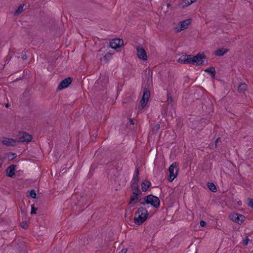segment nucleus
Here are the masks:
<instances>
[{
  "label": "nucleus",
  "mask_w": 253,
  "mask_h": 253,
  "mask_svg": "<svg viewBox=\"0 0 253 253\" xmlns=\"http://www.w3.org/2000/svg\"><path fill=\"white\" fill-rule=\"evenodd\" d=\"M148 216L149 213L146 209L142 207H139L135 212L133 217L134 223L137 225H141L146 221Z\"/></svg>",
  "instance_id": "obj_1"
},
{
  "label": "nucleus",
  "mask_w": 253,
  "mask_h": 253,
  "mask_svg": "<svg viewBox=\"0 0 253 253\" xmlns=\"http://www.w3.org/2000/svg\"><path fill=\"white\" fill-rule=\"evenodd\" d=\"M143 201H141V205L150 204L155 208L160 206V201L159 199L155 196L150 195L143 198Z\"/></svg>",
  "instance_id": "obj_2"
},
{
  "label": "nucleus",
  "mask_w": 253,
  "mask_h": 253,
  "mask_svg": "<svg viewBox=\"0 0 253 253\" xmlns=\"http://www.w3.org/2000/svg\"><path fill=\"white\" fill-rule=\"evenodd\" d=\"M206 56L204 53H198L196 55H190V64L200 66L203 64Z\"/></svg>",
  "instance_id": "obj_3"
},
{
  "label": "nucleus",
  "mask_w": 253,
  "mask_h": 253,
  "mask_svg": "<svg viewBox=\"0 0 253 253\" xmlns=\"http://www.w3.org/2000/svg\"><path fill=\"white\" fill-rule=\"evenodd\" d=\"M139 172L138 168L135 169L134 173L131 181V189L137 192H140L138 183L139 182Z\"/></svg>",
  "instance_id": "obj_4"
},
{
  "label": "nucleus",
  "mask_w": 253,
  "mask_h": 253,
  "mask_svg": "<svg viewBox=\"0 0 253 253\" xmlns=\"http://www.w3.org/2000/svg\"><path fill=\"white\" fill-rule=\"evenodd\" d=\"M150 91L147 88L143 90V96L140 101V105L138 107L139 110L143 109L147 105L150 97Z\"/></svg>",
  "instance_id": "obj_5"
},
{
  "label": "nucleus",
  "mask_w": 253,
  "mask_h": 253,
  "mask_svg": "<svg viewBox=\"0 0 253 253\" xmlns=\"http://www.w3.org/2000/svg\"><path fill=\"white\" fill-rule=\"evenodd\" d=\"M191 24V19H188L180 22L174 28V31L176 33H179L187 29L189 25Z\"/></svg>",
  "instance_id": "obj_6"
},
{
  "label": "nucleus",
  "mask_w": 253,
  "mask_h": 253,
  "mask_svg": "<svg viewBox=\"0 0 253 253\" xmlns=\"http://www.w3.org/2000/svg\"><path fill=\"white\" fill-rule=\"evenodd\" d=\"M178 168L177 167L176 163H172L169 167V180L170 182L172 181L177 175Z\"/></svg>",
  "instance_id": "obj_7"
},
{
  "label": "nucleus",
  "mask_w": 253,
  "mask_h": 253,
  "mask_svg": "<svg viewBox=\"0 0 253 253\" xmlns=\"http://www.w3.org/2000/svg\"><path fill=\"white\" fill-rule=\"evenodd\" d=\"M17 137V142H29L32 139V136L30 134L24 132H20Z\"/></svg>",
  "instance_id": "obj_8"
},
{
  "label": "nucleus",
  "mask_w": 253,
  "mask_h": 253,
  "mask_svg": "<svg viewBox=\"0 0 253 253\" xmlns=\"http://www.w3.org/2000/svg\"><path fill=\"white\" fill-rule=\"evenodd\" d=\"M141 194V191L140 192H137L135 191H132V193L130 196V200L128 202V204L130 205V208L134 207L135 205L139 202L138 196Z\"/></svg>",
  "instance_id": "obj_9"
},
{
  "label": "nucleus",
  "mask_w": 253,
  "mask_h": 253,
  "mask_svg": "<svg viewBox=\"0 0 253 253\" xmlns=\"http://www.w3.org/2000/svg\"><path fill=\"white\" fill-rule=\"evenodd\" d=\"M137 57L143 60H147V55L145 49L140 46L136 47Z\"/></svg>",
  "instance_id": "obj_10"
},
{
  "label": "nucleus",
  "mask_w": 253,
  "mask_h": 253,
  "mask_svg": "<svg viewBox=\"0 0 253 253\" xmlns=\"http://www.w3.org/2000/svg\"><path fill=\"white\" fill-rule=\"evenodd\" d=\"M231 220L238 224H241L244 220V216L237 213H232L230 215Z\"/></svg>",
  "instance_id": "obj_11"
},
{
  "label": "nucleus",
  "mask_w": 253,
  "mask_h": 253,
  "mask_svg": "<svg viewBox=\"0 0 253 253\" xmlns=\"http://www.w3.org/2000/svg\"><path fill=\"white\" fill-rule=\"evenodd\" d=\"M124 43L122 40L120 39H115L112 40L110 42V45L112 48L117 49L120 47Z\"/></svg>",
  "instance_id": "obj_12"
},
{
  "label": "nucleus",
  "mask_w": 253,
  "mask_h": 253,
  "mask_svg": "<svg viewBox=\"0 0 253 253\" xmlns=\"http://www.w3.org/2000/svg\"><path fill=\"white\" fill-rule=\"evenodd\" d=\"M72 79L71 78H67L63 81H62L58 85V89H62L63 88H65L66 87H67L72 82Z\"/></svg>",
  "instance_id": "obj_13"
},
{
  "label": "nucleus",
  "mask_w": 253,
  "mask_h": 253,
  "mask_svg": "<svg viewBox=\"0 0 253 253\" xmlns=\"http://www.w3.org/2000/svg\"><path fill=\"white\" fill-rule=\"evenodd\" d=\"M190 55H184L181 56L177 60L181 64H190Z\"/></svg>",
  "instance_id": "obj_14"
},
{
  "label": "nucleus",
  "mask_w": 253,
  "mask_h": 253,
  "mask_svg": "<svg viewBox=\"0 0 253 253\" xmlns=\"http://www.w3.org/2000/svg\"><path fill=\"white\" fill-rule=\"evenodd\" d=\"M2 143L7 146H15L17 142V140L12 138L4 137L2 139Z\"/></svg>",
  "instance_id": "obj_15"
},
{
  "label": "nucleus",
  "mask_w": 253,
  "mask_h": 253,
  "mask_svg": "<svg viewBox=\"0 0 253 253\" xmlns=\"http://www.w3.org/2000/svg\"><path fill=\"white\" fill-rule=\"evenodd\" d=\"M151 185V183L150 181L146 180H143L142 185H141L142 190L143 192H146L148 189V188L150 187Z\"/></svg>",
  "instance_id": "obj_16"
},
{
  "label": "nucleus",
  "mask_w": 253,
  "mask_h": 253,
  "mask_svg": "<svg viewBox=\"0 0 253 253\" xmlns=\"http://www.w3.org/2000/svg\"><path fill=\"white\" fill-rule=\"evenodd\" d=\"M15 166L14 165H10L7 169V175L12 177L15 174Z\"/></svg>",
  "instance_id": "obj_17"
},
{
  "label": "nucleus",
  "mask_w": 253,
  "mask_h": 253,
  "mask_svg": "<svg viewBox=\"0 0 253 253\" xmlns=\"http://www.w3.org/2000/svg\"><path fill=\"white\" fill-rule=\"evenodd\" d=\"M228 49L226 48H219L215 51L214 54L218 56H223L228 52Z\"/></svg>",
  "instance_id": "obj_18"
},
{
  "label": "nucleus",
  "mask_w": 253,
  "mask_h": 253,
  "mask_svg": "<svg viewBox=\"0 0 253 253\" xmlns=\"http://www.w3.org/2000/svg\"><path fill=\"white\" fill-rule=\"evenodd\" d=\"M197 0H182L181 6L182 8L186 7L196 1Z\"/></svg>",
  "instance_id": "obj_19"
},
{
  "label": "nucleus",
  "mask_w": 253,
  "mask_h": 253,
  "mask_svg": "<svg viewBox=\"0 0 253 253\" xmlns=\"http://www.w3.org/2000/svg\"><path fill=\"white\" fill-rule=\"evenodd\" d=\"M247 89V85L245 83H242L239 84L238 86V91L241 93L244 92Z\"/></svg>",
  "instance_id": "obj_20"
},
{
  "label": "nucleus",
  "mask_w": 253,
  "mask_h": 253,
  "mask_svg": "<svg viewBox=\"0 0 253 253\" xmlns=\"http://www.w3.org/2000/svg\"><path fill=\"white\" fill-rule=\"evenodd\" d=\"M206 72L210 73L212 77H214L215 75V70L213 67H210L205 69Z\"/></svg>",
  "instance_id": "obj_21"
},
{
  "label": "nucleus",
  "mask_w": 253,
  "mask_h": 253,
  "mask_svg": "<svg viewBox=\"0 0 253 253\" xmlns=\"http://www.w3.org/2000/svg\"><path fill=\"white\" fill-rule=\"evenodd\" d=\"M23 5H20L15 11L14 15H18L20 14L23 11Z\"/></svg>",
  "instance_id": "obj_22"
},
{
  "label": "nucleus",
  "mask_w": 253,
  "mask_h": 253,
  "mask_svg": "<svg viewBox=\"0 0 253 253\" xmlns=\"http://www.w3.org/2000/svg\"><path fill=\"white\" fill-rule=\"evenodd\" d=\"M209 188L212 192H215L216 191V188L214 184L212 183H209L208 184Z\"/></svg>",
  "instance_id": "obj_23"
},
{
  "label": "nucleus",
  "mask_w": 253,
  "mask_h": 253,
  "mask_svg": "<svg viewBox=\"0 0 253 253\" xmlns=\"http://www.w3.org/2000/svg\"><path fill=\"white\" fill-rule=\"evenodd\" d=\"M167 97H168V99H167V103L168 104H170L172 102V97H171V95L170 93L169 92H168Z\"/></svg>",
  "instance_id": "obj_24"
},
{
  "label": "nucleus",
  "mask_w": 253,
  "mask_h": 253,
  "mask_svg": "<svg viewBox=\"0 0 253 253\" xmlns=\"http://www.w3.org/2000/svg\"><path fill=\"white\" fill-rule=\"evenodd\" d=\"M249 239L248 237H246L243 240H242V245L243 246H246L248 245L249 243Z\"/></svg>",
  "instance_id": "obj_25"
},
{
  "label": "nucleus",
  "mask_w": 253,
  "mask_h": 253,
  "mask_svg": "<svg viewBox=\"0 0 253 253\" xmlns=\"http://www.w3.org/2000/svg\"><path fill=\"white\" fill-rule=\"evenodd\" d=\"M36 193L34 190H32L30 192V196L32 198H35L36 197Z\"/></svg>",
  "instance_id": "obj_26"
},
{
  "label": "nucleus",
  "mask_w": 253,
  "mask_h": 253,
  "mask_svg": "<svg viewBox=\"0 0 253 253\" xmlns=\"http://www.w3.org/2000/svg\"><path fill=\"white\" fill-rule=\"evenodd\" d=\"M37 210V209H35L34 207V205H32L31 206V214H33V213H36V210Z\"/></svg>",
  "instance_id": "obj_27"
},
{
  "label": "nucleus",
  "mask_w": 253,
  "mask_h": 253,
  "mask_svg": "<svg viewBox=\"0 0 253 253\" xmlns=\"http://www.w3.org/2000/svg\"><path fill=\"white\" fill-rule=\"evenodd\" d=\"M249 206L253 208V199H250L248 204Z\"/></svg>",
  "instance_id": "obj_28"
},
{
  "label": "nucleus",
  "mask_w": 253,
  "mask_h": 253,
  "mask_svg": "<svg viewBox=\"0 0 253 253\" xmlns=\"http://www.w3.org/2000/svg\"><path fill=\"white\" fill-rule=\"evenodd\" d=\"M200 225L201 227H204L206 225V222L204 220H201Z\"/></svg>",
  "instance_id": "obj_29"
},
{
  "label": "nucleus",
  "mask_w": 253,
  "mask_h": 253,
  "mask_svg": "<svg viewBox=\"0 0 253 253\" xmlns=\"http://www.w3.org/2000/svg\"><path fill=\"white\" fill-rule=\"evenodd\" d=\"M21 226L23 228H25L27 226V223L26 222H22L21 223Z\"/></svg>",
  "instance_id": "obj_30"
},
{
  "label": "nucleus",
  "mask_w": 253,
  "mask_h": 253,
  "mask_svg": "<svg viewBox=\"0 0 253 253\" xmlns=\"http://www.w3.org/2000/svg\"><path fill=\"white\" fill-rule=\"evenodd\" d=\"M127 249H123L122 251L119 253H126Z\"/></svg>",
  "instance_id": "obj_31"
},
{
  "label": "nucleus",
  "mask_w": 253,
  "mask_h": 253,
  "mask_svg": "<svg viewBox=\"0 0 253 253\" xmlns=\"http://www.w3.org/2000/svg\"><path fill=\"white\" fill-rule=\"evenodd\" d=\"M155 128L157 130L160 128V125L159 124H157L155 126Z\"/></svg>",
  "instance_id": "obj_32"
},
{
  "label": "nucleus",
  "mask_w": 253,
  "mask_h": 253,
  "mask_svg": "<svg viewBox=\"0 0 253 253\" xmlns=\"http://www.w3.org/2000/svg\"><path fill=\"white\" fill-rule=\"evenodd\" d=\"M220 140V138H218L215 141V145H217V142Z\"/></svg>",
  "instance_id": "obj_33"
},
{
  "label": "nucleus",
  "mask_w": 253,
  "mask_h": 253,
  "mask_svg": "<svg viewBox=\"0 0 253 253\" xmlns=\"http://www.w3.org/2000/svg\"><path fill=\"white\" fill-rule=\"evenodd\" d=\"M107 56H111V55H110V54H109V53H108V54H107L105 55L104 57V58H105V59H106V58H107Z\"/></svg>",
  "instance_id": "obj_34"
},
{
  "label": "nucleus",
  "mask_w": 253,
  "mask_h": 253,
  "mask_svg": "<svg viewBox=\"0 0 253 253\" xmlns=\"http://www.w3.org/2000/svg\"><path fill=\"white\" fill-rule=\"evenodd\" d=\"M1 158H0V167H1Z\"/></svg>",
  "instance_id": "obj_35"
},
{
  "label": "nucleus",
  "mask_w": 253,
  "mask_h": 253,
  "mask_svg": "<svg viewBox=\"0 0 253 253\" xmlns=\"http://www.w3.org/2000/svg\"><path fill=\"white\" fill-rule=\"evenodd\" d=\"M130 123H131V124H132V125H133V124H134V123L133 122V121H131V120H130Z\"/></svg>",
  "instance_id": "obj_36"
},
{
  "label": "nucleus",
  "mask_w": 253,
  "mask_h": 253,
  "mask_svg": "<svg viewBox=\"0 0 253 253\" xmlns=\"http://www.w3.org/2000/svg\"><path fill=\"white\" fill-rule=\"evenodd\" d=\"M5 107H8V104H5Z\"/></svg>",
  "instance_id": "obj_37"
},
{
  "label": "nucleus",
  "mask_w": 253,
  "mask_h": 253,
  "mask_svg": "<svg viewBox=\"0 0 253 253\" xmlns=\"http://www.w3.org/2000/svg\"><path fill=\"white\" fill-rule=\"evenodd\" d=\"M241 201L239 202H238V205H241Z\"/></svg>",
  "instance_id": "obj_38"
}]
</instances>
